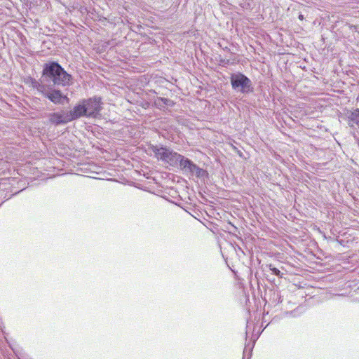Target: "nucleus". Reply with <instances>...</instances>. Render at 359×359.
<instances>
[{"mask_svg":"<svg viewBox=\"0 0 359 359\" xmlns=\"http://www.w3.org/2000/svg\"><path fill=\"white\" fill-rule=\"evenodd\" d=\"M101 104L100 97H95L83 100L73 108L76 118L81 116L95 117L101 111Z\"/></svg>","mask_w":359,"mask_h":359,"instance_id":"f257e3e1","label":"nucleus"},{"mask_svg":"<svg viewBox=\"0 0 359 359\" xmlns=\"http://www.w3.org/2000/svg\"><path fill=\"white\" fill-rule=\"evenodd\" d=\"M43 75L48 77L55 85L69 84L71 76L57 62L47 64L43 69Z\"/></svg>","mask_w":359,"mask_h":359,"instance_id":"f03ea898","label":"nucleus"},{"mask_svg":"<svg viewBox=\"0 0 359 359\" xmlns=\"http://www.w3.org/2000/svg\"><path fill=\"white\" fill-rule=\"evenodd\" d=\"M156 156L170 165L176 166L180 165L183 156L176 152H173L164 147L155 148L154 149Z\"/></svg>","mask_w":359,"mask_h":359,"instance_id":"7ed1b4c3","label":"nucleus"},{"mask_svg":"<svg viewBox=\"0 0 359 359\" xmlns=\"http://www.w3.org/2000/svg\"><path fill=\"white\" fill-rule=\"evenodd\" d=\"M232 88L241 93H248L250 90L252 82L244 74L238 73L233 74L231 76Z\"/></svg>","mask_w":359,"mask_h":359,"instance_id":"20e7f679","label":"nucleus"},{"mask_svg":"<svg viewBox=\"0 0 359 359\" xmlns=\"http://www.w3.org/2000/svg\"><path fill=\"white\" fill-rule=\"evenodd\" d=\"M49 121L53 124H65L76 119L74 112V109L69 111H61L51 113L48 116Z\"/></svg>","mask_w":359,"mask_h":359,"instance_id":"39448f33","label":"nucleus"},{"mask_svg":"<svg viewBox=\"0 0 359 359\" xmlns=\"http://www.w3.org/2000/svg\"><path fill=\"white\" fill-rule=\"evenodd\" d=\"M180 166L185 172H188L191 175H195L197 177H201L205 175L204 170L200 168L188 158H184L183 157Z\"/></svg>","mask_w":359,"mask_h":359,"instance_id":"423d86ee","label":"nucleus"},{"mask_svg":"<svg viewBox=\"0 0 359 359\" xmlns=\"http://www.w3.org/2000/svg\"><path fill=\"white\" fill-rule=\"evenodd\" d=\"M44 95L55 104H60L62 102V99L67 98V97L62 95L60 90H53L50 93H44Z\"/></svg>","mask_w":359,"mask_h":359,"instance_id":"0eeeda50","label":"nucleus"},{"mask_svg":"<svg viewBox=\"0 0 359 359\" xmlns=\"http://www.w3.org/2000/svg\"><path fill=\"white\" fill-rule=\"evenodd\" d=\"M349 125L351 126H353L354 125H356L359 128V109H356L354 111H353L349 116Z\"/></svg>","mask_w":359,"mask_h":359,"instance_id":"6e6552de","label":"nucleus"},{"mask_svg":"<svg viewBox=\"0 0 359 359\" xmlns=\"http://www.w3.org/2000/svg\"><path fill=\"white\" fill-rule=\"evenodd\" d=\"M269 269L272 271V273L274 275H276V276H277L278 277H282L283 273L277 268L273 266L271 264H270L269 266Z\"/></svg>","mask_w":359,"mask_h":359,"instance_id":"1a4fd4ad","label":"nucleus"},{"mask_svg":"<svg viewBox=\"0 0 359 359\" xmlns=\"http://www.w3.org/2000/svg\"><path fill=\"white\" fill-rule=\"evenodd\" d=\"M37 89H38V90L41 91V86H40L37 88Z\"/></svg>","mask_w":359,"mask_h":359,"instance_id":"9d476101","label":"nucleus"},{"mask_svg":"<svg viewBox=\"0 0 359 359\" xmlns=\"http://www.w3.org/2000/svg\"><path fill=\"white\" fill-rule=\"evenodd\" d=\"M303 16L302 15H299V18L302 19Z\"/></svg>","mask_w":359,"mask_h":359,"instance_id":"9b49d317","label":"nucleus"}]
</instances>
